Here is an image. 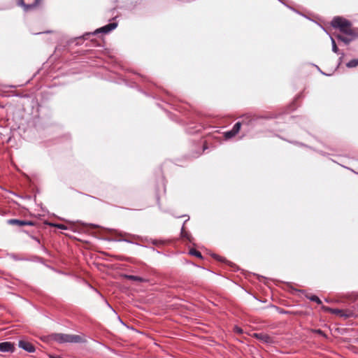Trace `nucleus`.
<instances>
[{
    "instance_id": "obj_1",
    "label": "nucleus",
    "mask_w": 358,
    "mask_h": 358,
    "mask_svg": "<svg viewBox=\"0 0 358 358\" xmlns=\"http://www.w3.org/2000/svg\"><path fill=\"white\" fill-rule=\"evenodd\" d=\"M331 24L334 28L339 29L345 34L351 36H355L354 31L350 28L351 22L342 17H334Z\"/></svg>"
},
{
    "instance_id": "obj_2",
    "label": "nucleus",
    "mask_w": 358,
    "mask_h": 358,
    "mask_svg": "<svg viewBox=\"0 0 358 358\" xmlns=\"http://www.w3.org/2000/svg\"><path fill=\"white\" fill-rule=\"evenodd\" d=\"M54 339L59 343H80L83 341L82 337L79 335L66 334L62 333L55 334L54 335Z\"/></svg>"
},
{
    "instance_id": "obj_3",
    "label": "nucleus",
    "mask_w": 358,
    "mask_h": 358,
    "mask_svg": "<svg viewBox=\"0 0 358 358\" xmlns=\"http://www.w3.org/2000/svg\"><path fill=\"white\" fill-rule=\"evenodd\" d=\"M117 27V22H111V23H109L105 26H103V27L96 29L94 32H87V33L85 34L83 36V38H87V36H94V35H96V34H100V33L108 34V33L110 32L111 31H113V29H115Z\"/></svg>"
},
{
    "instance_id": "obj_4",
    "label": "nucleus",
    "mask_w": 358,
    "mask_h": 358,
    "mask_svg": "<svg viewBox=\"0 0 358 358\" xmlns=\"http://www.w3.org/2000/svg\"><path fill=\"white\" fill-rule=\"evenodd\" d=\"M40 0H17V5L22 7L24 10H28L35 8Z\"/></svg>"
},
{
    "instance_id": "obj_5",
    "label": "nucleus",
    "mask_w": 358,
    "mask_h": 358,
    "mask_svg": "<svg viewBox=\"0 0 358 358\" xmlns=\"http://www.w3.org/2000/svg\"><path fill=\"white\" fill-rule=\"evenodd\" d=\"M260 118H268V117L264 116H256V115H252L250 114H245L242 117V124H246L248 126H253L254 122L258 120Z\"/></svg>"
},
{
    "instance_id": "obj_6",
    "label": "nucleus",
    "mask_w": 358,
    "mask_h": 358,
    "mask_svg": "<svg viewBox=\"0 0 358 358\" xmlns=\"http://www.w3.org/2000/svg\"><path fill=\"white\" fill-rule=\"evenodd\" d=\"M253 336L264 343H273V338L264 333H255Z\"/></svg>"
},
{
    "instance_id": "obj_7",
    "label": "nucleus",
    "mask_w": 358,
    "mask_h": 358,
    "mask_svg": "<svg viewBox=\"0 0 358 358\" xmlns=\"http://www.w3.org/2000/svg\"><path fill=\"white\" fill-rule=\"evenodd\" d=\"M19 347L28 352H34L35 347L29 342L26 341H20Z\"/></svg>"
},
{
    "instance_id": "obj_8",
    "label": "nucleus",
    "mask_w": 358,
    "mask_h": 358,
    "mask_svg": "<svg viewBox=\"0 0 358 358\" xmlns=\"http://www.w3.org/2000/svg\"><path fill=\"white\" fill-rule=\"evenodd\" d=\"M14 350V345L10 342H2L0 343V352H10Z\"/></svg>"
},
{
    "instance_id": "obj_9",
    "label": "nucleus",
    "mask_w": 358,
    "mask_h": 358,
    "mask_svg": "<svg viewBox=\"0 0 358 358\" xmlns=\"http://www.w3.org/2000/svg\"><path fill=\"white\" fill-rule=\"evenodd\" d=\"M189 217H188L187 220H185L183 225L181 228L180 235L182 238L187 239L188 241L192 242V237L191 234L186 231L185 229V224L189 220Z\"/></svg>"
},
{
    "instance_id": "obj_10",
    "label": "nucleus",
    "mask_w": 358,
    "mask_h": 358,
    "mask_svg": "<svg viewBox=\"0 0 358 358\" xmlns=\"http://www.w3.org/2000/svg\"><path fill=\"white\" fill-rule=\"evenodd\" d=\"M124 278L128 279V280H134V281H138V282H146L147 280L141 277H139V276H137V275H124Z\"/></svg>"
},
{
    "instance_id": "obj_11",
    "label": "nucleus",
    "mask_w": 358,
    "mask_h": 358,
    "mask_svg": "<svg viewBox=\"0 0 358 358\" xmlns=\"http://www.w3.org/2000/svg\"><path fill=\"white\" fill-rule=\"evenodd\" d=\"M7 223L12 225L24 226V220L10 219L7 220Z\"/></svg>"
},
{
    "instance_id": "obj_12",
    "label": "nucleus",
    "mask_w": 358,
    "mask_h": 358,
    "mask_svg": "<svg viewBox=\"0 0 358 358\" xmlns=\"http://www.w3.org/2000/svg\"><path fill=\"white\" fill-rule=\"evenodd\" d=\"M305 296L310 300L311 301H314L317 303V304H322V301L320 299V298L316 295H308L306 294Z\"/></svg>"
},
{
    "instance_id": "obj_13",
    "label": "nucleus",
    "mask_w": 358,
    "mask_h": 358,
    "mask_svg": "<svg viewBox=\"0 0 358 358\" xmlns=\"http://www.w3.org/2000/svg\"><path fill=\"white\" fill-rule=\"evenodd\" d=\"M355 314L350 310H343V313L341 314V317L344 318H350L355 317Z\"/></svg>"
},
{
    "instance_id": "obj_14",
    "label": "nucleus",
    "mask_w": 358,
    "mask_h": 358,
    "mask_svg": "<svg viewBox=\"0 0 358 358\" xmlns=\"http://www.w3.org/2000/svg\"><path fill=\"white\" fill-rule=\"evenodd\" d=\"M337 38L338 40L343 42L346 45L349 44L352 41V38L345 37L341 35H338Z\"/></svg>"
},
{
    "instance_id": "obj_15",
    "label": "nucleus",
    "mask_w": 358,
    "mask_h": 358,
    "mask_svg": "<svg viewBox=\"0 0 358 358\" xmlns=\"http://www.w3.org/2000/svg\"><path fill=\"white\" fill-rule=\"evenodd\" d=\"M330 38H331V45H332V51L335 53L339 54L340 50H339L338 48L337 47V45L336 43L334 38L331 36Z\"/></svg>"
},
{
    "instance_id": "obj_16",
    "label": "nucleus",
    "mask_w": 358,
    "mask_h": 358,
    "mask_svg": "<svg viewBox=\"0 0 358 358\" xmlns=\"http://www.w3.org/2000/svg\"><path fill=\"white\" fill-rule=\"evenodd\" d=\"M358 66V59H354L346 64L348 68H354Z\"/></svg>"
},
{
    "instance_id": "obj_17",
    "label": "nucleus",
    "mask_w": 358,
    "mask_h": 358,
    "mask_svg": "<svg viewBox=\"0 0 358 358\" xmlns=\"http://www.w3.org/2000/svg\"><path fill=\"white\" fill-rule=\"evenodd\" d=\"M236 135V133H235L233 129H231L229 131H227L224 133V137L227 139L231 138Z\"/></svg>"
},
{
    "instance_id": "obj_18",
    "label": "nucleus",
    "mask_w": 358,
    "mask_h": 358,
    "mask_svg": "<svg viewBox=\"0 0 358 358\" xmlns=\"http://www.w3.org/2000/svg\"><path fill=\"white\" fill-rule=\"evenodd\" d=\"M189 253L191 255H194V256H196L199 258H203L202 255H201V253L199 251H197L195 249H191L189 252Z\"/></svg>"
},
{
    "instance_id": "obj_19",
    "label": "nucleus",
    "mask_w": 358,
    "mask_h": 358,
    "mask_svg": "<svg viewBox=\"0 0 358 358\" xmlns=\"http://www.w3.org/2000/svg\"><path fill=\"white\" fill-rule=\"evenodd\" d=\"M242 122H237L233 127V128L231 129H233V131L236 133V134L238 133V131H240V129L241 127V125H242Z\"/></svg>"
},
{
    "instance_id": "obj_20",
    "label": "nucleus",
    "mask_w": 358,
    "mask_h": 358,
    "mask_svg": "<svg viewBox=\"0 0 358 358\" xmlns=\"http://www.w3.org/2000/svg\"><path fill=\"white\" fill-rule=\"evenodd\" d=\"M343 310L338 309V308H331V313L340 315L341 317V314L343 313Z\"/></svg>"
},
{
    "instance_id": "obj_21",
    "label": "nucleus",
    "mask_w": 358,
    "mask_h": 358,
    "mask_svg": "<svg viewBox=\"0 0 358 358\" xmlns=\"http://www.w3.org/2000/svg\"><path fill=\"white\" fill-rule=\"evenodd\" d=\"M50 225L53 226L56 228L60 229H64V230L67 229V227L62 224H50Z\"/></svg>"
},
{
    "instance_id": "obj_22",
    "label": "nucleus",
    "mask_w": 358,
    "mask_h": 358,
    "mask_svg": "<svg viewBox=\"0 0 358 358\" xmlns=\"http://www.w3.org/2000/svg\"><path fill=\"white\" fill-rule=\"evenodd\" d=\"M12 257L15 261H28V259L23 258V257H19L15 255H12Z\"/></svg>"
},
{
    "instance_id": "obj_23",
    "label": "nucleus",
    "mask_w": 358,
    "mask_h": 358,
    "mask_svg": "<svg viewBox=\"0 0 358 358\" xmlns=\"http://www.w3.org/2000/svg\"><path fill=\"white\" fill-rule=\"evenodd\" d=\"M211 255H212V257H213L215 259H217V260H218V261H220V262H223V261H224V258H223V257H220V256H219V255H217V254H214V253H213V254H212Z\"/></svg>"
},
{
    "instance_id": "obj_24",
    "label": "nucleus",
    "mask_w": 358,
    "mask_h": 358,
    "mask_svg": "<svg viewBox=\"0 0 358 358\" xmlns=\"http://www.w3.org/2000/svg\"><path fill=\"white\" fill-rule=\"evenodd\" d=\"M234 331L236 333H237V334H243V329L241 327H238V326H235Z\"/></svg>"
},
{
    "instance_id": "obj_25",
    "label": "nucleus",
    "mask_w": 358,
    "mask_h": 358,
    "mask_svg": "<svg viewBox=\"0 0 358 358\" xmlns=\"http://www.w3.org/2000/svg\"><path fill=\"white\" fill-rule=\"evenodd\" d=\"M338 55H341V56H340V57L338 59V65H340L342 63V62H343V58L345 57V54H344V52H340V53Z\"/></svg>"
},
{
    "instance_id": "obj_26",
    "label": "nucleus",
    "mask_w": 358,
    "mask_h": 358,
    "mask_svg": "<svg viewBox=\"0 0 358 358\" xmlns=\"http://www.w3.org/2000/svg\"><path fill=\"white\" fill-rule=\"evenodd\" d=\"M322 310H324L325 312L331 313V308L328 307V306H322Z\"/></svg>"
},
{
    "instance_id": "obj_27",
    "label": "nucleus",
    "mask_w": 358,
    "mask_h": 358,
    "mask_svg": "<svg viewBox=\"0 0 358 358\" xmlns=\"http://www.w3.org/2000/svg\"><path fill=\"white\" fill-rule=\"evenodd\" d=\"M33 226L34 225V223L32 222V221H27V220H24V226Z\"/></svg>"
},
{
    "instance_id": "obj_28",
    "label": "nucleus",
    "mask_w": 358,
    "mask_h": 358,
    "mask_svg": "<svg viewBox=\"0 0 358 358\" xmlns=\"http://www.w3.org/2000/svg\"><path fill=\"white\" fill-rule=\"evenodd\" d=\"M30 237H31L33 240H34L36 242H37V243H38V244H40V243H40V240H39V238H37V237H36V236H30Z\"/></svg>"
},
{
    "instance_id": "obj_29",
    "label": "nucleus",
    "mask_w": 358,
    "mask_h": 358,
    "mask_svg": "<svg viewBox=\"0 0 358 358\" xmlns=\"http://www.w3.org/2000/svg\"><path fill=\"white\" fill-rule=\"evenodd\" d=\"M316 332H317L318 334L321 335V336H325L324 333V332H323V331H322V330H321V329H317V330H316Z\"/></svg>"
},
{
    "instance_id": "obj_30",
    "label": "nucleus",
    "mask_w": 358,
    "mask_h": 358,
    "mask_svg": "<svg viewBox=\"0 0 358 358\" xmlns=\"http://www.w3.org/2000/svg\"><path fill=\"white\" fill-rule=\"evenodd\" d=\"M120 241L129 243H133V242L131 241H130L129 239H127V238H122V239H120Z\"/></svg>"
},
{
    "instance_id": "obj_31",
    "label": "nucleus",
    "mask_w": 358,
    "mask_h": 358,
    "mask_svg": "<svg viewBox=\"0 0 358 358\" xmlns=\"http://www.w3.org/2000/svg\"><path fill=\"white\" fill-rule=\"evenodd\" d=\"M49 358H62L59 355H49Z\"/></svg>"
},
{
    "instance_id": "obj_32",
    "label": "nucleus",
    "mask_w": 358,
    "mask_h": 358,
    "mask_svg": "<svg viewBox=\"0 0 358 358\" xmlns=\"http://www.w3.org/2000/svg\"><path fill=\"white\" fill-rule=\"evenodd\" d=\"M278 1L287 6V5L284 2V0H278ZM287 7L289 8L290 9L293 10H295L294 8H292L288 6H287Z\"/></svg>"
},
{
    "instance_id": "obj_33",
    "label": "nucleus",
    "mask_w": 358,
    "mask_h": 358,
    "mask_svg": "<svg viewBox=\"0 0 358 358\" xmlns=\"http://www.w3.org/2000/svg\"><path fill=\"white\" fill-rule=\"evenodd\" d=\"M51 31H43V32H38V33H36V34H44V33H50Z\"/></svg>"
},
{
    "instance_id": "obj_34",
    "label": "nucleus",
    "mask_w": 358,
    "mask_h": 358,
    "mask_svg": "<svg viewBox=\"0 0 358 358\" xmlns=\"http://www.w3.org/2000/svg\"><path fill=\"white\" fill-rule=\"evenodd\" d=\"M299 292H301V293H303H303H305V291H304V290H299Z\"/></svg>"
},
{
    "instance_id": "obj_35",
    "label": "nucleus",
    "mask_w": 358,
    "mask_h": 358,
    "mask_svg": "<svg viewBox=\"0 0 358 358\" xmlns=\"http://www.w3.org/2000/svg\"><path fill=\"white\" fill-rule=\"evenodd\" d=\"M223 262H228V264H230V262H228V261L225 260L224 259Z\"/></svg>"
},
{
    "instance_id": "obj_36",
    "label": "nucleus",
    "mask_w": 358,
    "mask_h": 358,
    "mask_svg": "<svg viewBox=\"0 0 358 358\" xmlns=\"http://www.w3.org/2000/svg\"><path fill=\"white\" fill-rule=\"evenodd\" d=\"M41 248H43V250H45V248H44V246H41Z\"/></svg>"
}]
</instances>
